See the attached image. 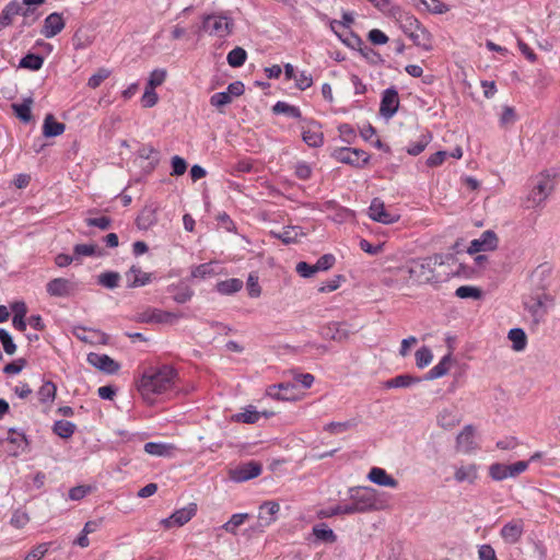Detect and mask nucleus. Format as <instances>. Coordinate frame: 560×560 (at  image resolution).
Listing matches in <instances>:
<instances>
[{
	"instance_id": "f257e3e1",
	"label": "nucleus",
	"mask_w": 560,
	"mask_h": 560,
	"mask_svg": "<svg viewBox=\"0 0 560 560\" xmlns=\"http://www.w3.org/2000/svg\"><path fill=\"white\" fill-rule=\"evenodd\" d=\"M178 372L172 365L164 364L159 368H149L141 375L138 382V390L143 397L151 394H163L175 387Z\"/></svg>"
},
{
	"instance_id": "f03ea898",
	"label": "nucleus",
	"mask_w": 560,
	"mask_h": 560,
	"mask_svg": "<svg viewBox=\"0 0 560 560\" xmlns=\"http://www.w3.org/2000/svg\"><path fill=\"white\" fill-rule=\"evenodd\" d=\"M396 20L400 30L416 46L427 51L432 50V35L415 15L407 12H400Z\"/></svg>"
},
{
	"instance_id": "7ed1b4c3",
	"label": "nucleus",
	"mask_w": 560,
	"mask_h": 560,
	"mask_svg": "<svg viewBox=\"0 0 560 560\" xmlns=\"http://www.w3.org/2000/svg\"><path fill=\"white\" fill-rule=\"evenodd\" d=\"M443 264V256L435 254L423 258L410 260L402 269L408 279L417 283H429L435 280L434 268Z\"/></svg>"
},
{
	"instance_id": "20e7f679",
	"label": "nucleus",
	"mask_w": 560,
	"mask_h": 560,
	"mask_svg": "<svg viewBox=\"0 0 560 560\" xmlns=\"http://www.w3.org/2000/svg\"><path fill=\"white\" fill-rule=\"evenodd\" d=\"M555 299L549 292H528L523 296L524 308L530 314L533 324L538 325L545 319Z\"/></svg>"
},
{
	"instance_id": "39448f33",
	"label": "nucleus",
	"mask_w": 560,
	"mask_h": 560,
	"mask_svg": "<svg viewBox=\"0 0 560 560\" xmlns=\"http://www.w3.org/2000/svg\"><path fill=\"white\" fill-rule=\"evenodd\" d=\"M553 189V183L549 174L540 173L533 179V188L528 194L525 207L527 209L540 206Z\"/></svg>"
},
{
	"instance_id": "423d86ee",
	"label": "nucleus",
	"mask_w": 560,
	"mask_h": 560,
	"mask_svg": "<svg viewBox=\"0 0 560 560\" xmlns=\"http://www.w3.org/2000/svg\"><path fill=\"white\" fill-rule=\"evenodd\" d=\"M233 27V20L222 14H207L202 20V28L210 35H215L220 38L232 34Z\"/></svg>"
},
{
	"instance_id": "0eeeda50",
	"label": "nucleus",
	"mask_w": 560,
	"mask_h": 560,
	"mask_svg": "<svg viewBox=\"0 0 560 560\" xmlns=\"http://www.w3.org/2000/svg\"><path fill=\"white\" fill-rule=\"evenodd\" d=\"M330 155L336 161L357 168H363L370 161V155L364 150L357 148H337Z\"/></svg>"
},
{
	"instance_id": "6e6552de",
	"label": "nucleus",
	"mask_w": 560,
	"mask_h": 560,
	"mask_svg": "<svg viewBox=\"0 0 560 560\" xmlns=\"http://www.w3.org/2000/svg\"><path fill=\"white\" fill-rule=\"evenodd\" d=\"M528 468L527 460H520L514 464L494 463L489 467V475L495 481L504 480L509 477H516Z\"/></svg>"
},
{
	"instance_id": "1a4fd4ad",
	"label": "nucleus",
	"mask_w": 560,
	"mask_h": 560,
	"mask_svg": "<svg viewBox=\"0 0 560 560\" xmlns=\"http://www.w3.org/2000/svg\"><path fill=\"white\" fill-rule=\"evenodd\" d=\"M350 500L354 501L361 512L376 509V491L371 487H353L349 490Z\"/></svg>"
},
{
	"instance_id": "9d476101",
	"label": "nucleus",
	"mask_w": 560,
	"mask_h": 560,
	"mask_svg": "<svg viewBox=\"0 0 560 560\" xmlns=\"http://www.w3.org/2000/svg\"><path fill=\"white\" fill-rule=\"evenodd\" d=\"M551 273L552 268L542 264L539 265L529 277L530 282V292H549V288L551 285Z\"/></svg>"
},
{
	"instance_id": "9b49d317",
	"label": "nucleus",
	"mask_w": 560,
	"mask_h": 560,
	"mask_svg": "<svg viewBox=\"0 0 560 560\" xmlns=\"http://www.w3.org/2000/svg\"><path fill=\"white\" fill-rule=\"evenodd\" d=\"M305 126H302V140L310 148H319L324 144V133L320 131L322 125L313 118L303 119Z\"/></svg>"
},
{
	"instance_id": "f8f14e48",
	"label": "nucleus",
	"mask_w": 560,
	"mask_h": 560,
	"mask_svg": "<svg viewBox=\"0 0 560 560\" xmlns=\"http://www.w3.org/2000/svg\"><path fill=\"white\" fill-rule=\"evenodd\" d=\"M399 104L398 91L394 86L384 90L380 104V115L385 119H390L398 112Z\"/></svg>"
},
{
	"instance_id": "ddd939ff",
	"label": "nucleus",
	"mask_w": 560,
	"mask_h": 560,
	"mask_svg": "<svg viewBox=\"0 0 560 560\" xmlns=\"http://www.w3.org/2000/svg\"><path fill=\"white\" fill-rule=\"evenodd\" d=\"M262 471L260 463L249 460L230 470V478L235 482H244L258 477Z\"/></svg>"
},
{
	"instance_id": "4468645a",
	"label": "nucleus",
	"mask_w": 560,
	"mask_h": 560,
	"mask_svg": "<svg viewBox=\"0 0 560 560\" xmlns=\"http://www.w3.org/2000/svg\"><path fill=\"white\" fill-rule=\"evenodd\" d=\"M499 238L492 230L485 231L479 238L470 242L467 253L474 255L480 252H489L498 248Z\"/></svg>"
},
{
	"instance_id": "2eb2a0df",
	"label": "nucleus",
	"mask_w": 560,
	"mask_h": 560,
	"mask_svg": "<svg viewBox=\"0 0 560 560\" xmlns=\"http://www.w3.org/2000/svg\"><path fill=\"white\" fill-rule=\"evenodd\" d=\"M197 513V504L191 502L187 506L176 510L170 517L162 520L165 528L180 527L188 523Z\"/></svg>"
},
{
	"instance_id": "dca6fc26",
	"label": "nucleus",
	"mask_w": 560,
	"mask_h": 560,
	"mask_svg": "<svg viewBox=\"0 0 560 560\" xmlns=\"http://www.w3.org/2000/svg\"><path fill=\"white\" fill-rule=\"evenodd\" d=\"M369 217L383 224H392L399 220V215L385 209L384 202L380 198H374L369 207Z\"/></svg>"
},
{
	"instance_id": "f3484780",
	"label": "nucleus",
	"mask_w": 560,
	"mask_h": 560,
	"mask_svg": "<svg viewBox=\"0 0 560 560\" xmlns=\"http://www.w3.org/2000/svg\"><path fill=\"white\" fill-rule=\"evenodd\" d=\"M346 323L331 322L323 326L319 330V335L323 339L334 340L337 342L346 341L350 336V330L346 328Z\"/></svg>"
},
{
	"instance_id": "a211bd4d",
	"label": "nucleus",
	"mask_w": 560,
	"mask_h": 560,
	"mask_svg": "<svg viewBox=\"0 0 560 560\" xmlns=\"http://www.w3.org/2000/svg\"><path fill=\"white\" fill-rule=\"evenodd\" d=\"M86 360L92 366L107 374H115L120 369V364L107 354L91 352Z\"/></svg>"
},
{
	"instance_id": "6ab92c4d",
	"label": "nucleus",
	"mask_w": 560,
	"mask_h": 560,
	"mask_svg": "<svg viewBox=\"0 0 560 560\" xmlns=\"http://www.w3.org/2000/svg\"><path fill=\"white\" fill-rule=\"evenodd\" d=\"M74 289V284L66 278H54L46 284L47 293L54 298H68Z\"/></svg>"
},
{
	"instance_id": "aec40b11",
	"label": "nucleus",
	"mask_w": 560,
	"mask_h": 560,
	"mask_svg": "<svg viewBox=\"0 0 560 560\" xmlns=\"http://www.w3.org/2000/svg\"><path fill=\"white\" fill-rule=\"evenodd\" d=\"M524 533V522L522 518L508 522L500 530V535L506 544L514 545L518 542Z\"/></svg>"
},
{
	"instance_id": "412c9836",
	"label": "nucleus",
	"mask_w": 560,
	"mask_h": 560,
	"mask_svg": "<svg viewBox=\"0 0 560 560\" xmlns=\"http://www.w3.org/2000/svg\"><path fill=\"white\" fill-rule=\"evenodd\" d=\"M295 389L292 383H279L268 386L266 395L276 400L289 401L295 399Z\"/></svg>"
},
{
	"instance_id": "4be33fe9",
	"label": "nucleus",
	"mask_w": 560,
	"mask_h": 560,
	"mask_svg": "<svg viewBox=\"0 0 560 560\" xmlns=\"http://www.w3.org/2000/svg\"><path fill=\"white\" fill-rule=\"evenodd\" d=\"M66 26L65 19L61 13L52 12L44 20L40 33L46 38H52L58 35Z\"/></svg>"
},
{
	"instance_id": "5701e85b",
	"label": "nucleus",
	"mask_w": 560,
	"mask_h": 560,
	"mask_svg": "<svg viewBox=\"0 0 560 560\" xmlns=\"http://www.w3.org/2000/svg\"><path fill=\"white\" fill-rule=\"evenodd\" d=\"M184 317L180 312H168L159 308L150 310L148 318H140V323H156V324H175L179 318Z\"/></svg>"
},
{
	"instance_id": "b1692460",
	"label": "nucleus",
	"mask_w": 560,
	"mask_h": 560,
	"mask_svg": "<svg viewBox=\"0 0 560 560\" xmlns=\"http://www.w3.org/2000/svg\"><path fill=\"white\" fill-rule=\"evenodd\" d=\"M152 273L144 272L140 267L132 265L130 269L126 272V277L128 280L127 288L133 289L139 287H144L152 282Z\"/></svg>"
},
{
	"instance_id": "393cba45",
	"label": "nucleus",
	"mask_w": 560,
	"mask_h": 560,
	"mask_svg": "<svg viewBox=\"0 0 560 560\" xmlns=\"http://www.w3.org/2000/svg\"><path fill=\"white\" fill-rule=\"evenodd\" d=\"M280 511V505L276 501H266L259 506L258 525L269 526L276 521V515Z\"/></svg>"
},
{
	"instance_id": "a878e982",
	"label": "nucleus",
	"mask_w": 560,
	"mask_h": 560,
	"mask_svg": "<svg viewBox=\"0 0 560 560\" xmlns=\"http://www.w3.org/2000/svg\"><path fill=\"white\" fill-rule=\"evenodd\" d=\"M475 428L471 424H467L456 436L457 450L464 451L465 453L471 452L476 448L475 445Z\"/></svg>"
},
{
	"instance_id": "bb28decb",
	"label": "nucleus",
	"mask_w": 560,
	"mask_h": 560,
	"mask_svg": "<svg viewBox=\"0 0 560 560\" xmlns=\"http://www.w3.org/2000/svg\"><path fill=\"white\" fill-rule=\"evenodd\" d=\"M368 479L377 486L389 488H396L398 486V481L388 475L385 469L380 467H373L368 475Z\"/></svg>"
},
{
	"instance_id": "cd10ccee",
	"label": "nucleus",
	"mask_w": 560,
	"mask_h": 560,
	"mask_svg": "<svg viewBox=\"0 0 560 560\" xmlns=\"http://www.w3.org/2000/svg\"><path fill=\"white\" fill-rule=\"evenodd\" d=\"M158 222L156 209L152 206H145L136 219V225L139 230L147 231Z\"/></svg>"
},
{
	"instance_id": "c85d7f7f",
	"label": "nucleus",
	"mask_w": 560,
	"mask_h": 560,
	"mask_svg": "<svg viewBox=\"0 0 560 560\" xmlns=\"http://www.w3.org/2000/svg\"><path fill=\"white\" fill-rule=\"evenodd\" d=\"M312 535L315 538L314 542L335 544L337 541V535L326 523L315 524Z\"/></svg>"
},
{
	"instance_id": "c756f323",
	"label": "nucleus",
	"mask_w": 560,
	"mask_h": 560,
	"mask_svg": "<svg viewBox=\"0 0 560 560\" xmlns=\"http://www.w3.org/2000/svg\"><path fill=\"white\" fill-rule=\"evenodd\" d=\"M66 126L57 121L51 114L46 115L43 124V135L46 138H54L65 132Z\"/></svg>"
},
{
	"instance_id": "7c9ffc66",
	"label": "nucleus",
	"mask_w": 560,
	"mask_h": 560,
	"mask_svg": "<svg viewBox=\"0 0 560 560\" xmlns=\"http://www.w3.org/2000/svg\"><path fill=\"white\" fill-rule=\"evenodd\" d=\"M421 382L418 376L400 374L385 382L386 388H407Z\"/></svg>"
},
{
	"instance_id": "2f4dec72",
	"label": "nucleus",
	"mask_w": 560,
	"mask_h": 560,
	"mask_svg": "<svg viewBox=\"0 0 560 560\" xmlns=\"http://www.w3.org/2000/svg\"><path fill=\"white\" fill-rule=\"evenodd\" d=\"M272 113L275 115H287L291 118L299 119L303 122L306 119L302 116L301 109L298 106L291 105L287 102L279 101L272 106Z\"/></svg>"
},
{
	"instance_id": "473e14b6",
	"label": "nucleus",
	"mask_w": 560,
	"mask_h": 560,
	"mask_svg": "<svg viewBox=\"0 0 560 560\" xmlns=\"http://www.w3.org/2000/svg\"><path fill=\"white\" fill-rule=\"evenodd\" d=\"M20 14V2L13 0L9 2L0 13V31L12 24L13 18Z\"/></svg>"
},
{
	"instance_id": "72a5a7b5",
	"label": "nucleus",
	"mask_w": 560,
	"mask_h": 560,
	"mask_svg": "<svg viewBox=\"0 0 560 560\" xmlns=\"http://www.w3.org/2000/svg\"><path fill=\"white\" fill-rule=\"evenodd\" d=\"M33 104L32 97H26L22 103H13L11 105L13 113L15 116L24 124H27L32 120V110L31 106Z\"/></svg>"
},
{
	"instance_id": "f704fd0d",
	"label": "nucleus",
	"mask_w": 560,
	"mask_h": 560,
	"mask_svg": "<svg viewBox=\"0 0 560 560\" xmlns=\"http://www.w3.org/2000/svg\"><path fill=\"white\" fill-rule=\"evenodd\" d=\"M460 423V417L454 410L444 409L438 416V424L444 430H452Z\"/></svg>"
},
{
	"instance_id": "c9c22d12",
	"label": "nucleus",
	"mask_w": 560,
	"mask_h": 560,
	"mask_svg": "<svg viewBox=\"0 0 560 560\" xmlns=\"http://www.w3.org/2000/svg\"><path fill=\"white\" fill-rule=\"evenodd\" d=\"M454 478L457 482L474 483L478 478V466L476 464L460 466L455 470Z\"/></svg>"
},
{
	"instance_id": "e433bc0d",
	"label": "nucleus",
	"mask_w": 560,
	"mask_h": 560,
	"mask_svg": "<svg viewBox=\"0 0 560 560\" xmlns=\"http://www.w3.org/2000/svg\"><path fill=\"white\" fill-rule=\"evenodd\" d=\"M452 362V353L445 354L440 362L434 365L424 376L425 380L431 381L444 376L450 369Z\"/></svg>"
},
{
	"instance_id": "4c0bfd02",
	"label": "nucleus",
	"mask_w": 560,
	"mask_h": 560,
	"mask_svg": "<svg viewBox=\"0 0 560 560\" xmlns=\"http://www.w3.org/2000/svg\"><path fill=\"white\" fill-rule=\"evenodd\" d=\"M144 452L153 456L167 457L171 456L175 446L167 443L148 442L144 444Z\"/></svg>"
},
{
	"instance_id": "58836bf2",
	"label": "nucleus",
	"mask_w": 560,
	"mask_h": 560,
	"mask_svg": "<svg viewBox=\"0 0 560 560\" xmlns=\"http://www.w3.org/2000/svg\"><path fill=\"white\" fill-rule=\"evenodd\" d=\"M167 291L174 292L173 300L178 304L188 302L194 295V291L184 283L171 284L167 287Z\"/></svg>"
},
{
	"instance_id": "ea45409f",
	"label": "nucleus",
	"mask_w": 560,
	"mask_h": 560,
	"mask_svg": "<svg viewBox=\"0 0 560 560\" xmlns=\"http://www.w3.org/2000/svg\"><path fill=\"white\" fill-rule=\"evenodd\" d=\"M77 430L75 423L68 420H57L52 425V432L61 439H70Z\"/></svg>"
},
{
	"instance_id": "a19ab883",
	"label": "nucleus",
	"mask_w": 560,
	"mask_h": 560,
	"mask_svg": "<svg viewBox=\"0 0 560 560\" xmlns=\"http://www.w3.org/2000/svg\"><path fill=\"white\" fill-rule=\"evenodd\" d=\"M57 394V386L51 381H46L37 392L38 400L42 404H51Z\"/></svg>"
},
{
	"instance_id": "79ce46f5",
	"label": "nucleus",
	"mask_w": 560,
	"mask_h": 560,
	"mask_svg": "<svg viewBox=\"0 0 560 560\" xmlns=\"http://www.w3.org/2000/svg\"><path fill=\"white\" fill-rule=\"evenodd\" d=\"M43 56L38 54L28 52L20 60L19 67L31 71H37L43 67Z\"/></svg>"
},
{
	"instance_id": "37998d69",
	"label": "nucleus",
	"mask_w": 560,
	"mask_h": 560,
	"mask_svg": "<svg viewBox=\"0 0 560 560\" xmlns=\"http://www.w3.org/2000/svg\"><path fill=\"white\" fill-rule=\"evenodd\" d=\"M508 338L512 341L514 351H523L527 345V337L522 328H512L508 334Z\"/></svg>"
},
{
	"instance_id": "c03bdc74",
	"label": "nucleus",
	"mask_w": 560,
	"mask_h": 560,
	"mask_svg": "<svg viewBox=\"0 0 560 560\" xmlns=\"http://www.w3.org/2000/svg\"><path fill=\"white\" fill-rule=\"evenodd\" d=\"M243 288V281L237 278H230L223 281H220L217 284V290L221 294L230 295L238 292Z\"/></svg>"
},
{
	"instance_id": "a18cd8bd",
	"label": "nucleus",
	"mask_w": 560,
	"mask_h": 560,
	"mask_svg": "<svg viewBox=\"0 0 560 560\" xmlns=\"http://www.w3.org/2000/svg\"><path fill=\"white\" fill-rule=\"evenodd\" d=\"M300 230V226H285L282 232H271V235L276 238L281 240L283 244L289 245L298 242L299 235H302Z\"/></svg>"
},
{
	"instance_id": "49530a36",
	"label": "nucleus",
	"mask_w": 560,
	"mask_h": 560,
	"mask_svg": "<svg viewBox=\"0 0 560 560\" xmlns=\"http://www.w3.org/2000/svg\"><path fill=\"white\" fill-rule=\"evenodd\" d=\"M260 418V412L255 409L253 406H248L244 409V411L236 413L233 416V419L236 422L253 424L256 423Z\"/></svg>"
},
{
	"instance_id": "de8ad7c7",
	"label": "nucleus",
	"mask_w": 560,
	"mask_h": 560,
	"mask_svg": "<svg viewBox=\"0 0 560 560\" xmlns=\"http://www.w3.org/2000/svg\"><path fill=\"white\" fill-rule=\"evenodd\" d=\"M247 59V52L242 47H235L232 49L226 57L228 63L232 68H240L242 67Z\"/></svg>"
},
{
	"instance_id": "09e8293b",
	"label": "nucleus",
	"mask_w": 560,
	"mask_h": 560,
	"mask_svg": "<svg viewBox=\"0 0 560 560\" xmlns=\"http://www.w3.org/2000/svg\"><path fill=\"white\" fill-rule=\"evenodd\" d=\"M120 275L117 271H105L97 277V283L107 289H115L118 287Z\"/></svg>"
},
{
	"instance_id": "8fccbe9b",
	"label": "nucleus",
	"mask_w": 560,
	"mask_h": 560,
	"mask_svg": "<svg viewBox=\"0 0 560 560\" xmlns=\"http://www.w3.org/2000/svg\"><path fill=\"white\" fill-rule=\"evenodd\" d=\"M432 140V136L430 132L425 135H421L420 138L408 145L407 153L413 156L419 155L424 149L428 147L430 141Z\"/></svg>"
},
{
	"instance_id": "3c124183",
	"label": "nucleus",
	"mask_w": 560,
	"mask_h": 560,
	"mask_svg": "<svg viewBox=\"0 0 560 560\" xmlns=\"http://www.w3.org/2000/svg\"><path fill=\"white\" fill-rule=\"evenodd\" d=\"M357 420L355 419H350V420H347V421H343V422H329L327 423L325 427H324V430L331 433V434H338V433H342V432H346L354 427H357Z\"/></svg>"
},
{
	"instance_id": "603ef678",
	"label": "nucleus",
	"mask_w": 560,
	"mask_h": 560,
	"mask_svg": "<svg viewBox=\"0 0 560 560\" xmlns=\"http://www.w3.org/2000/svg\"><path fill=\"white\" fill-rule=\"evenodd\" d=\"M23 16L22 26H32L38 19L39 13H37L36 8H28L20 4V14Z\"/></svg>"
},
{
	"instance_id": "864d4df0",
	"label": "nucleus",
	"mask_w": 560,
	"mask_h": 560,
	"mask_svg": "<svg viewBox=\"0 0 560 560\" xmlns=\"http://www.w3.org/2000/svg\"><path fill=\"white\" fill-rule=\"evenodd\" d=\"M7 441L12 444H15L19 448L23 451L28 446V440L25 433L19 432L14 428L9 429V436L7 438Z\"/></svg>"
},
{
	"instance_id": "5fc2aeb1",
	"label": "nucleus",
	"mask_w": 560,
	"mask_h": 560,
	"mask_svg": "<svg viewBox=\"0 0 560 560\" xmlns=\"http://www.w3.org/2000/svg\"><path fill=\"white\" fill-rule=\"evenodd\" d=\"M455 295L459 299H475L482 296V291L477 287L462 285L456 289Z\"/></svg>"
},
{
	"instance_id": "6e6d98bb",
	"label": "nucleus",
	"mask_w": 560,
	"mask_h": 560,
	"mask_svg": "<svg viewBox=\"0 0 560 560\" xmlns=\"http://www.w3.org/2000/svg\"><path fill=\"white\" fill-rule=\"evenodd\" d=\"M433 359L432 351L429 347L423 346L416 351V364L419 369H423L431 363Z\"/></svg>"
},
{
	"instance_id": "4d7b16f0",
	"label": "nucleus",
	"mask_w": 560,
	"mask_h": 560,
	"mask_svg": "<svg viewBox=\"0 0 560 560\" xmlns=\"http://www.w3.org/2000/svg\"><path fill=\"white\" fill-rule=\"evenodd\" d=\"M138 155L144 160H153V167L160 162V152L151 144H142L138 149Z\"/></svg>"
},
{
	"instance_id": "13d9d810",
	"label": "nucleus",
	"mask_w": 560,
	"mask_h": 560,
	"mask_svg": "<svg viewBox=\"0 0 560 560\" xmlns=\"http://www.w3.org/2000/svg\"><path fill=\"white\" fill-rule=\"evenodd\" d=\"M249 515L247 513H236L222 526L228 533L235 534L236 528L241 526Z\"/></svg>"
},
{
	"instance_id": "bf43d9fd",
	"label": "nucleus",
	"mask_w": 560,
	"mask_h": 560,
	"mask_svg": "<svg viewBox=\"0 0 560 560\" xmlns=\"http://www.w3.org/2000/svg\"><path fill=\"white\" fill-rule=\"evenodd\" d=\"M360 54L368 60L369 63L377 66L384 62L381 54L370 46H361L359 48Z\"/></svg>"
},
{
	"instance_id": "052dcab7",
	"label": "nucleus",
	"mask_w": 560,
	"mask_h": 560,
	"mask_svg": "<svg viewBox=\"0 0 560 560\" xmlns=\"http://www.w3.org/2000/svg\"><path fill=\"white\" fill-rule=\"evenodd\" d=\"M110 71L106 68H100L97 71L89 78L88 86L91 89L98 88L108 77Z\"/></svg>"
},
{
	"instance_id": "680f3d73",
	"label": "nucleus",
	"mask_w": 560,
	"mask_h": 560,
	"mask_svg": "<svg viewBox=\"0 0 560 560\" xmlns=\"http://www.w3.org/2000/svg\"><path fill=\"white\" fill-rule=\"evenodd\" d=\"M0 342L3 346V350L7 354L12 355L16 351V345L14 343L12 336L3 328H0Z\"/></svg>"
},
{
	"instance_id": "e2e57ef3",
	"label": "nucleus",
	"mask_w": 560,
	"mask_h": 560,
	"mask_svg": "<svg viewBox=\"0 0 560 560\" xmlns=\"http://www.w3.org/2000/svg\"><path fill=\"white\" fill-rule=\"evenodd\" d=\"M166 79V71L164 69H155L151 72L147 88L155 90V88L163 84Z\"/></svg>"
},
{
	"instance_id": "0e129e2a",
	"label": "nucleus",
	"mask_w": 560,
	"mask_h": 560,
	"mask_svg": "<svg viewBox=\"0 0 560 560\" xmlns=\"http://www.w3.org/2000/svg\"><path fill=\"white\" fill-rule=\"evenodd\" d=\"M340 138L343 142L351 144L355 140V130L350 124H341L338 126Z\"/></svg>"
},
{
	"instance_id": "69168bd1",
	"label": "nucleus",
	"mask_w": 560,
	"mask_h": 560,
	"mask_svg": "<svg viewBox=\"0 0 560 560\" xmlns=\"http://www.w3.org/2000/svg\"><path fill=\"white\" fill-rule=\"evenodd\" d=\"M28 514L25 511L18 509L13 512L10 523L15 528H23L28 523Z\"/></svg>"
},
{
	"instance_id": "338daca9",
	"label": "nucleus",
	"mask_w": 560,
	"mask_h": 560,
	"mask_svg": "<svg viewBox=\"0 0 560 560\" xmlns=\"http://www.w3.org/2000/svg\"><path fill=\"white\" fill-rule=\"evenodd\" d=\"M112 219L109 217H100V218H86L85 223L88 226H95L102 231H106L112 226Z\"/></svg>"
},
{
	"instance_id": "774afa93",
	"label": "nucleus",
	"mask_w": 560,
	"mask_h": 560,
	"mask_svg": "<svg viewBox=\"0 0 560 560\" xmlns=\"http://www.w3.org/2000/svg\"><path fill=\"white\" fill-rule=\"evenodd\" d=\"M171 164H172V172H171L172 176L184 175L185 172L187 171V162L178 155H174L172 158Z\"/></svg>"
}]
</instances>
